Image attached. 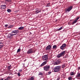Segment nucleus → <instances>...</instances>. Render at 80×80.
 <instances>
[{"label":"nucleus","instance_id":"nucleus-12","mask_svg":"<svg viewBox=\"0 0 80 80\" xmlns=\"http://www.w3.org/2000/svg\"><path fill=\"white\" fill-rule=\"evenodd\" d=\"M0 42H2V41H0V49H1L3 47V43Z\"/></svg>","mask_w":80,"mask_h":80},{"label":"nucleus","instance_id":"nucleus-38","mask_svg":"<svg viewBox=\"0 0 80 80\" xmlns=\"http://www.w3.org/2000/svg\"><path fill=\"white\" fill-rule=\"evenodd\" d=\"M58 80H59V79H58Z\"/></svg>","mask_w":80,"mask_h":80},{"label":"nucleus","instance_id":"nucleus-9","mask_svg":"<svg viewBox=\"0 0 80 80\" xmlns=\"http://www.w3.org/2000/svg\"><path fill=\"white\" fill-rule=\"evenodd\" d=\"M51 48H52V46L51 45H49L47 46L46 48V50H49Z\"/></svg>","mask_w":80,"mask_h":80},{"label":"nucleus","instance_id":"nucleus-30","mask_svg":"<svg viewBox=\"0 0 80 80\" xmlns=\"http://www.w3.org/2000/svg\"><path fill=\"white\" fill-rule=\"evenodd\" d=\"M72 77H69L68 78V79L69 80H72Z\"/></svg>","mask_w":80,"mask_h":80},{"label":"nucleus","instance_id":"nucleus-7","mask_svg":"<svg viewBox=\"0 0 80 80\" xmlns=\"http://www.w3.org/2000/svg\"><path fill=\"white\" fill-rule=\"evenodd\" d=\"M66 46H67V44L65 43H64L62 44V45L60 47V48L62 50H64L65 48V47H66Z\"/></svg>","mask_w":80,"mask_h":80},{"label":"nucleus","instance_id":"nucleus-28","mask_svg":"<svg viewBox=\"0 0 80 80\" xmlns=\"http://www.w3.org/2000/svg\"><path fill=\"white\" fill-rule=\"evenodd\" d=\"M18 76L19 77H20L21 76V75H20V72H18Z\"/></svg>","mask_w":80,"mask_h":80},{"label":"nucleus","instance_id":"nucleus-31","mask_svg":"<svg viewBox=\"0 0 80 80\" xmlns=\"http://www.w3.org/2000/svg\"><path fill=\"white\" fill-rule=\"evenodd\" d=\"M10 77H8L7 78H6V80H9L10 79Z\"/></svg>","mask_w":80,"mask_h":80},{"label":"nucleus","instance_id":"nucleus-14","mask_svg":"<svg viewBox=\"0 0 80 80\" xmlns=\"http://www.w3.org/2000/svg\"><path fill=\"white\" fill-rule=\"evenodd\" d=\"M0 7L1 9H5L6 8V6L5 5H2Z\"/></svg>","mask_w":80,"mask_h":80},{"label":"nucleus","instance_id":"nucleus-37","mask_svg":"<svg viewBox=\"0 0 80 80\" xmlns=\"http://www.w3.org/2000/svg\"><path fill=\"white\" fill-rule=\"evenodd\" d=\"M4 80H7L6 79H4Z\"/></svg>","mask_w":80,"mask_h":80},{"label":"nucleus","instance_id":"nucleus-29","mask_svg":"<svg viewBox=\"0 0 80 80\" xmlns=\"http://www.w3.org/2000/svg\"><path fill=\"white\" fill-rule=\"evenodd\" d=\"M20 50H21V49L20 48L18 49L17 51V53H18V52H19Z\"/></svg>","mask_w":80,"mask_h":80},{"label":"nucleus","instance_id":"nucleus-18","mask_svg":"<svg viewBox=\"0 0 80 80\" xmlns=\"http://www.w3.org/2000/svg\"><path fill=\"white\" fill-rule=\"evenodd\" d=\"M24 28V27H21L18 28V30H23Z\"/></svg>","mask_w":80,"mask_h":80},{"label":"nucleus","instance_id":"nucleus-16","mask_svg":"<svg viewBox=\"0 0 80 80\" xmlns=\"http://www.w3.org/2000/svg\"><path fill=\"white\" fill-rule=\"evenodd\" d=\"M60 63V61H58L56 62H55L54 64L55 65H58Z\"/></svg>","mask_w":80,"mask_h":80},{"label":"nucleus","instance_id":"nucleus-22","mask_svg":"<svg viewBox=\"0 0 80 80\" xmlns=\"http://www.w3.org/2000/svg\"><path fill=\"white\" fill-rule=\"evenodd\" d=\"M11 67H12V66L11 65L8 66V70H10V69H11Z\"/></svg>","mask_w":80,"mask_h":80},{"label":"nucleus","instance_id":"nucleus-25","mask_svg":"<svg viewBox=\"0 0 80 80\" xmlns=\"http://www.w3.org/2000/svg\"><path fill=\"white\" fill-rule=\"evenodd\" d=\"M13 27V25H11L8 26V28H12V27Z\"/></svg>","mask_w":80,"mask_h":80},{"label":"nucleus","instance_id":"nucleus-24","mask_svg":"<svg viewBox=\"0 0 80 80\" xmlns=\"http://www.w3.org/2000/svg\"><path fill=\"white\" fill-rule=\"evenodd\" d=\"M7 11H8V12H12V10L10 9H8L7 10Z\"/></svg>","mask_w":80,"mask_h":80},{"label":"nucleus","instance_id":"nucleus-2","mask_svg":"<svg viewBox=\"0 0 80 80\" xmlns=\"http://www.w3.org/2000/svg\"><path fill=\"white\" fill-rule=\"evenodd\" d=\"M61 66H56L53 68V70L54 72H58L60 70V68Z\"/></svg>","mask_w":80,"mask_h":80},{"label":"nucleus","instance_id":"nucleus-17","mask_svg":"<svg viewBox=\"0 0 80 80\" xmlns=\"http://www.w3.org/2000/svg\"><path fill=\"white\" fill-rule=\"evenodd\" d=\"M76 77L77 78H79V77H80V73L78 72L77 73V75L76 76Z\"/></svg>","mask_w":80,"mask_h":80},{"label":"nucleus","instance_id":"nucleus-3","mask_svg":"<svg viewBox=\"0 0 80 80\" xmlns=\"http://www.w3.org/2000/svg\"><path fill=\"white\" fill-rule=\"evenodd\" d=\"M65 51H63L62 52L59 54L57 55V57L58 58H60L61 57H63L65 55Z\"/></svg>","mask_w":80,"mask_h":80},{"label":"nucleus","instance_id":"nucleus-11","mask_svg":"<svg viewBox=\"0 0 80 80\" xmlns=\"http://www.w3.org/2000/svg\"><path fill=\"white\" fill-rule=\"evenodd\" d=\"M79 18H80V17H78V18H77L72 23V25H73V24H74V23H76V22H77V20H78L79 19Z\"/></svg>","mask_w":80,"mask_h":80},{"label":"nucleus","instance_id":"nucleus-8","mask_svg":"<svg viewBox=\"0 0 80 80\" xmlns=\"http://www.w3.org/2000/svg\"><path fill=\"white\" fill-rule=\"evenodd\" d=\"M73 8V6H71L69 7L68 8L65 10V12H70Z\"/></svg>","mask_w":80,"mask_h":80},{"label":"nucleus","instance_id":"nucleus-10","mask_svg":"<svg viewBox=\"0 0 80 80\" xmlns=\"http://www.w3.org/2000/svg\"><path fill=\"white\" fill-rule=\"evenodd\" d=\"M48 61H46L44 62L40 66V67H43V66H44L45 65L47 64V63Z\"/></svg>","mask_w":80,"mask_h":80},{"label":"nucleus","instance_id":"nucleus-21","mask_svg":"<svg viewBox=\"0 0 80 80\" xmlns=\"http://www.w3.org/2000/svg\"><path fill=\"white\" fill-rule=\"evenodd\" d=\"M70 75H75V74H74V72H71L70 73Z\"/></svg>","mask_w":80,"mask_h":80},{"label":"nucleus","instance_id":"nucleus-27","mask_svg":"<svg viewBox=\"0 0 80 80\" xmlns=\"http://www.w3.org/2000/svg\"><path fill=\"white\" fill-rule=\"evenodd\" d=\"M6 2H11L12 0H5Z\"/></svg>","mask_w":80,"mask_h":80},{"label":"nucleus","instance_id":"nucleus-6","mask_svg":"<svg viewBox=\"0 0 80 80\" xmlns=\"http://www.w3.org/2000/svg\"><path fill=\"white\" fill-rule=\"evenodd\" d=\"M35 51H33V50L32 48H31L28 50V51L27 52V54H30L31 53H35Z\"/></svg>","mask_w":80,"mask_h":80},{"label":"nucleus","instance_id":"nucleus-13","mask_svg":"<svg viewBox=\"0 0 80 80\" xmlns=\"http://www.w3.org/2000/svg\"><path fill=\"white\" fill-rule=\"evenodd\" d=\"M40 12H41V10L39 9H36L35 13L36 14H37V13H40Z\"/></svg>","mask_w":80,"mask_h":80},{"label":"nucleus","instance_id":"nucleus-15","mask_svg":"<svg viewBox=\"0 0 80 80\" xmlns=\"http://www.w3.org/2000/svg\"><path fill=\"white\" fill-rule=\"evenodd\" d=\"M35 80V76H32L30 78L27 79V80Z\"/></svg>","mask_w":80,"mask_h":80},{"label":"nucleus","instance_id":"nucleus-36","mask_svg":"<svg viewBox=\"0 0 80 80\" xmlns=\"http://www.w3.org/2000/svg\"><path fill=\"white\" fill-rule=\"evenodd\" d=\"M0 80H3V78H2L0 79Z\"/></svg>","mask_w":80,"mask_h":80},{"label":"nucleus","instance_id":"nucleus-23","mask_svg":"<svg viewBox=\"0 0 80 80\" xmlns=\"http://www.w3.org/2000/svg\"><path fill=\"white\" fill-rule=\"evenodd\" d=\"M43 75V73H42V72H39L38 74V75Z\"/></svg>","mask_w":80,"mask_h":80},{"label":"nucleus","instance_id":"nucleus-35","mask_svg":"<svg viewBox=\"0 0 80 80\" xmlns=\"http://www.w3.org/2000/svg\"><path fill=\"white\" fill-rule=\"evenodd\" d=\"M51 72H48V74H50V73H51Z\"/></svg>","mask_w":80,"mask_h":80},{"label":"nucleus","instance_id":"nucleus-5","mask_svg":"<svg viewBox=\"0 0 80 80\" xmlns=\"http://www.w3.org/2000/svg\"><path fill=\"white\" fill-rule=\"evenodd\" d=\"M48 55H44L42 57V60L44 61H47L48 60Z\"/></svg>","mask_w":80,"mask_h":80},{"label":"nucleus","instance_id":"nucleus-33","mask_svg":"<svg viewBox=\"0 0 80 80\" xmlns=\"http://www.w3.org/2000/svg\"><path fill=\"white\" fill-rule=\"evenodd\" d=\"M8 26V24H6L5 25V27H7Z\"/></svg>","mask_w":80,"mask_h":80},{"label":"nucleus","instance_id":"nucleus-34","mask_svg":"<svg viewBox=\"0 0 80 80\" xmlns=\"http://www.w3.org/2000/svg\"><path fill=\"white\" fill-rule=\"evenodd\" d=\"M19 71L20 72H22V69L19 70Z\"/></svg>","mask_w":80,"mask_h":80},{"label":"nucleus","instance_id":"nucleus-1","mask_svg":"<svg viewBox=\"0 0 80 80\" xmlns=\"http://www.w3.org/2000/svg\"><path fill=\"white\" fill-rule=\"evenodd\" d=\"M19 30H13L11 32V33H10L8 34V36H7L9 40H11L13 36H14V35H17V34L19 33Z\"/></svg>","mask_w":80,"mask_h":80},{"label":"nucleus","instance_id":"nucleus-26","mask_svg":"<svg viewBox=\"0 0 80 80\" xmlns=\"http://www.w3.org/2000/svg\"><path fill=\"white\" fill-rule=\"evenodd\" d=\"M65 65L64 64H63L62 65V68H65Z\"/></svg>","mask_w":80,"mask_h":80},{"label":"nucleus","instance_id":"nucleus-32","mask_svg":"<svg viewBox=\"0 0 80 80\" xmlns=\"http://www.w3.org/2000/svg\"><path fill=\"white\" fill-rule=\"evenodd\" d=\"M50 5V3H48L47 5V7H49V6Z\"/></svg>","mask_w":80,"mask_h":80},{"label":"nucleus","instance_id":"nucleus-19","mask_svg":"<svg viewBox=\"0 0 80 80\" xmlns=\"http://www.w3.org/2000/svg\"><path fill=\"white\" fill-rule=\"evenodd\" d=\"M53 49H56V48H57V45H55L53 46Z\"/></svg>","mask_w":80,"mask_h":80},{"label":"nucleus","instance_id":"nucleus-4","mask_svg":"<svg viewBox=\"0 0 80 80\" xmlns=\"http://www.w3.org/2000/svg\"><path fill=\"white\" fill-rule=\"evenodd\" d=\"M50 66L48 65L44 66L43 67L44 70L45 71H49V69H50Z\"/></svg>","mask_w":80,"mask_h":80},{"label":"nucleus","instance_id":"nucleus-20","mask_svg":"<svg viewBox=\"0 0 80 80\" xmlns=\"http://www.w3.org/2000/svg\"><path fill=\"white\" fill-rule=\"evenodd\" d=\"M62 28H63V27H61L59 29H57V30H58V31H60V30H62Z\"/></svg>","mask_w":80,"mask_h":80}]
</instances>
